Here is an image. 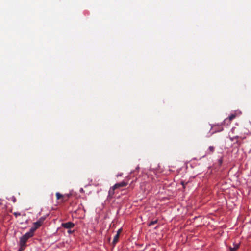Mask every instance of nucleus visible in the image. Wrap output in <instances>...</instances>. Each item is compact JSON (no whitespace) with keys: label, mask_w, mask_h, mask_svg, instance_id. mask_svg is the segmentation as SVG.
I'll list each match as a JSON object with an SVG mask.
<instances>
[{"label":"nucleus","mask_w":251,"mask_h":251,"mask_svg":"<svg viewBox=\"0 0 251 251\" xmlns=\"http://www.w3.org/2000/svg\"><path fill=\"white\" fill-rule=\"evenodd\" d=\"M56 199L59 201L60 202H64L68 201L69 195H62L59 192L56 193Z\"/></svg>","instance_id":"20e7f679"},{"label":"nucleus","mask_w":251,"mask_h":251,"mask_svg":"<svg viewBox=\"0 0 251 251\" xmlns=\"http://www.w3.org/2000/svg\"><path fill=\"white\" fill-rule=\"evenodd\" d=\"M142 180L144 183H148L155 182L157 180V174L154 171H151L148 173H145L142 176Z\"/></svg>","instance_id":"f257e3e1"},{"label":"nucleus","mask_w":251,"mask_h":251,"mask_svg":"<svg viewBox=\"0 0 251 251\" xmlns=\"http://www.w3.org/2000/svg\"><path fill=\"white\" fill-rule=\"evenodd\" d=\"M20 248L18 251H23L26 247V245H23L22 244H19Z\"/></svg>","instance_id":"ddd939ff"},{"label":"nucleus","mask_w":251,"mask_h":251,"mask_svg":"<svg viewBox=\"0 0 251 251\" xmlns=\"http://www.w3.org/2000/svg\"><path fill=\"white\" fill-rule=\"evenodd\" d=\"M46 218V216L41 217L39 218L38 221L41 223V224H43Z\"/></svg>","instance_id":"dca6fc26"},{"label":"nucleus","mask_w":251,"mask_h":251,"mask_svg":"<svg viewBox=\"0 0 251 251\" xmlns=\"http://www.w3.org/2000/svg\"><path fill=\"white\" fill-rule=\"evenodd\" d=\"M42 225V224L38 220L33 223V226L31 228L30 230L34 233L36 230L39 228Z\"/></svg>","instance_id":"423d86ee"},{"label":"nucleus","mask_w":251,"mask_h":251,"mask_svg":"<svg viewBox=\"0 0 251 251\" xmlns=\"http://www.w3.org/2000/svg\"><path fill=\"white\" fill-rule=\"evenodd\" d=\"M46 218V216L41 217L39 218L38 221L41 223V224H43Z\"/></svg>","instance_id":"2eb2a0df"},{"label":"nucleus","mask_w":251,"mask_h":251,"mask_svg":"<svg viewBox=\"0 0 251 251\" xmlns=\"http://www.w3.org/2000/svg\"><path fill=\"white\" fill-rule=\"evenodd\" d=\"M68 232L69 233V234H71L73 232V231H72L71 230H69L68 231Z\"/></svg>","instance_id":"4be33fe9"},{"label":"nucleus","mask_w":251,"mask_h":251,"mask_svg":"<svg viewBox=\"0 0 251 251\" xmlns=\"http://www.w3.org/2000/svg\"><path fill=\"white\" fill-rule=\"evenodd\" d=\"M231 120H227L226 121V119L224 120L223 122L222 123V125H226V126H228L229 125H230L231 124Z\"/></svg>","instance_id":"f8f14e48"},{"label":"nucleus","mask_w":251,"mask_h":251,"mask_svg":"<svg viewBox=\"0 0 251 251\" xmlns=\"http://www.w3.org/2000/svg\"><path fill=\"white\" fill-rule=\"evenodd\" d=\"M80 192L81 193H84V192H85V191H84V190H83V188H81V189H80Z\"/></svg>","instance_id":"412c9836"},{"label":"nucleus","mask_w":251,"mask_h":251,"mask_svg":"<svg viewBox=\"0 0 251 251\" xmlns=\"http://www.w3.org/2000/svg\"><path fill=\"white\" fill-rule=\"evenodd\" d=\"M215 151V148L213 146H210L209 147L208 149H207L206 151L207 154H211L214 152Z\"/></svg>","instance_id":"1a4fd4ad"},{"label":"nucleus","mask_w":251,"mask_h":251,"mask_svg":"<svg viewBox=\"0 0 251 251\" xmlns=\"http://www.w3.org/2000/svg\"><path fill=\"white\" fill-rule=\"evenodd\" d=\"M239 244H233V247H229V251H236L239 248Z\"/></svg>","instance_id":"9d476101"},{"label":"nucleus","mask_w":251,"mask_h":251,"mask_svg":"<svg viewBox=\"0 0 251 251\" xmlns=\"http://www.w3.org/2000/svg\"><path fill=\"white\" fill-rule=\"evenodd\" d=\"M34 233L30 229L29 232L26 233L20 238L19 244L26 245V243L27 240L33 236Z\"/></svg>","instance_id":"7ed1b4c3"},{"label":"nucleus","mask_w":251,"mask_h":251,"mask_svg":"<svg viewBox=\"0 0 251 251\" xmlns=\"http://www.w3.org/2000/svg\"><path fill=\"white\" fill-rule=\"evenodd\" d=\"M158 222V220H154V221H151L149 224H148V226H152V225H153L155 224H156Z\"/></svg>","instance_id":"f3484780"},{"label":"nucleus","mask_w":251,"mask_h":251,"mask_svg":"<svg viewBox=\"0 0 251 251\" xmlns=\"http://www.w3.org/2000/svg\"><path fill=\"white\" fill-rule=\"evenodd\" d=\"M211 128L213 129L217 130V131L218 132L222 131L223 130L222 125H214ZM215 132H216V131Z\"/></svg>","instance_id":"0eeeda50"},{"label":"nucleus","mask_w":251,"mask_h":251,"mask_svg":"<svg viewBox=\"0 0 251 251\" xmlns=\"http://www.w3.org/2000/svg\"><path fill=\"white\" fill-rule=\"evenodd\" d=\"M187 183H185L184 181H181V184L183 186V187L184 189L185 188V185Z\"/></svg>","instance_id":"aec40b11"},{"label":"nucleus","mask_w":251,"mask_h":251,"mask_svg":"<svg viewBox=\"0 0 251 251\" xmlns=\"http://www.w3.org/2000/svg\"><path fill=\"white\" fill-rule=\"evenodd\" d=\"M119 236H119L118 235H116V234L114 236V238H113V242H112V243L114 245L116 244L117 243V242H118V241L119 240Z\"/></svg>","instance_id":"9b49d317"},{"label":"nucleus","mask_w":251,"mask_h":251,"mask_svg":"<svg viewBox=\"0 0 251 251\" xmlns=\"http://www.w3.org/2000/svg\"><path fill=\"white\" fill-rule=\"evenodd\" d=\"M239 138H242L241 137H240L239 136H233V137H230V140L231 141H233L234 139H239Z\"/></svg>","instance_id":"4468645a"},{"label":"nucleus","mask_w":251,"mask_h":251,"mask_svg":"<svg viewBox=\"0 0 251 251\" xmlns=\"http://www.w3.org/2000/svg\"><path fill=\"white\" fill-rule=\"evenodd\" d=\"M122 173H120V174H119L117 175V176L118 177V176H122Z\"/></svg>","instance_id":"5701e85b"},{"label":"nucleus","mask_w":251,"mask_h":251,"mask_svg":"<svg viewBox=\"0 0 251 251\" xmlns=\"http://www.w3.org/2000/svg\"><path fill=\"white\" fill-rule=\"evenodd\" d=\"M127 180L126 181L123 180L120 183H116L114 186L111 187L108 192L109 196L112 197L114 194V191L115 189L127 186L128 184V181L129 180L128 177H127Z\"/></svg>","instance_id":"f03ea898"},{"label":"nucleus","mask_w":251,"mask_h":251,"mask_svg":"<svg viewBox=\"0 0 251 251\" xmlns=\"http://www.w3.org/2000/svg\"><path fill=\"white\" fill-rule=\"evenodd\" d=\"M13 214L16 217H17L21 215V213L20 212H15L13 213Z\"/></svg>","instance_id":"a211bd4d"},{"label":"nucleus","mask_w":251,"mask_h":251,"mask_svg":"<svg viewBox=\"0 0 251 251\" xmlns=\"http://www.w3.org/2000/svg\"><path fill=\"white\" fill-rule=\"evenodd\" d=\"M61 226L64 228L70 229L75 226V224L72 222L63 223L61 224Z\"/></svg>","instance_id":"39448f33"},{"label":"nucleus","mask_w":251,"mask_h":251,"mask_svg":"<svg viewBox=\"0 0 251 251\" xmlns=\"http://www.w3.org/2000/svg\"><path fill=\"white\" fill-rule=\"evenodd\" d=\"M122 232V228L119 229L117 232L116 235L120 236V233Z\"/></svg>","instance_id":"6ab92c4d"},{"label":"nucleus","mask_w":251,"mask_h":251,"mask_svg":"<svg viewBox=\"0 0 251 251\" xmlns=\"http://www.w3.org/2000/svg\"><path fill=\"white\" fill-rule=\"evenodd\" d=\"M237 116V114L236 112H234L232 114H231L228 117L226 118V121L227 120H231V121L234 119L236 116Z\"/></svg>","instance_id":"6e6552de"}]
</instances>
